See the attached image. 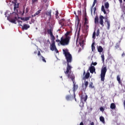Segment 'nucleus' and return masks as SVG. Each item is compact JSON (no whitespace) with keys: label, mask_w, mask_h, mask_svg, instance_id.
Listing matches in <instances>:
<instances>
[{"label":"nucleus","mask_w":125,"mask_h":125,"mask_svg":"<svg viewBox=\"0 0 125 125\" xmlns=\"http://www.w3.org/2000/svg\"><path fill=\"white\" fill-rule=\"evenodd\" d=\"M72 31H67L64 34L65 37H62L61 38V44L62 45H68L70 43V40H71V34Z\"/></svg>","instance_id":"obj_1"},{"label":"nucleus","mask_w":125,"mask_h":125,"mask_svg":"<svg viewBox=\"0 0 125 125\" xmlns=\"http://www.w3.org/2000/svg\"><path fill=\"white\" fill-rule=\"evenodd\" d=\"M64 74L68 79H70L72 81L73 83L75 82V75L72 72V66L66 67V70L64 71Z\"/></svg>","instance_id":"obj_2"},{"label":"nucleus","mask_w":125,"mask_h":125,"mask_svg":"<svg viewBox=\"0 0 125 125\" xmlns=\"http://www.w3.org/2000/svg\"><path fill=\"white\" fill-rule=\"evenodd\" d=\"M63 52L64 54L65 59L67 61V67H72L70 65V63L72 62V55L70 54L69 52H68V50H64L63 49Z\"/></svg>","instance_id":"obj_3"},{"label":"nucleus","mask_w":125,"mask_h":125,"mask_svg":"<svg viewBox=\"0 0 125 125\" xmlns=\"http://www.w3.org/2000/svg\"><path fill=\"white\" fill-rule=\"evenodd\" d=\"M94 22L96 25L99 23L102 27H104V17L100 15L99 18L98 16H96L94 19Z\"/></svg>","instance_id":"obj_4"},{"label":"nucleus","mask_w":125,"mask_h":125,"mask_svg":"<svg viewBox=\"0 0 125 125\" xmlns=\"http://www.w3.org/2000/svg\"><path fill=\"white\" fill-rule=\"evenodd\" d=\"M106 73H107V66H103L101 70V81L102 82L105 81Z\"/></svg>","instance_id":"obj_5"},{"label":"nucleus","mask_w":125,"mask_h":125,"mask_svg":"<svg viewBox=\"0 0 125 125\" xmlns=\"http://www.w3.org/2000/svg\"><path fill=\"white\" fill-rule=\"evenodd\" d=\"M51 46L50 47V49L52 50V51H55L56 53H58L59 52L58 51V50H57V48H56V46L55 45V40H51Z\"/></svg>","instance_id":"obj_6"},{"label":"nucleus","mask_w":125,"mask_h":125,"mask_svg":"<svg viewBox=\"0 0 125 125\" xmlns=\"http://www.w3.org/2000/svg\"><path fill=\"white\" fill-rule=\"evenodd\" d=\"M12 3L14 4V10L16 13L18 12V8H19V3H17V0H14L12 1Z\"/></svg>","instance_id":"obj_7"},{"label":"nucleus","mask_w":125,"mask_h":125,"mask_svg":"<svg viewBox=\"0 0 125 125\" xmlns=\"http://www.w3.org/2000/svg\"><path fill=\"white\" fill-rule=\"evenodd\" d=\"M47 34L50 35L51 40H55V37L53 35V33H52V28L47 29Z\"/></svg>","instance_id":"obj_8"},{"label":"nucleus","mask_w":125,"mask_h":125,"mask_svg":"<svg viewBox=\"0 0 125 125\" xmlns=\"http://www.w3.org/2000/svg\"><path fill=\"white\" fill-rule=\"evenodd\" d=\"M13 13L15 14V17H14V19H11V20H9V21L11 22V23H13L14 24H16V21H17V17L18 16V12H14Z\"/></svg>","instance_id":"obj_9"},{"label":"nucleus","mask_w":125,"mask_h":125,"mask_svg":"<svg viewBox=\"0 0 125 125\" xmlns=\"http://www.w3.org/2000/svg\"><path fill=\"white\" fill-rule=\"evenodd\" d=\"M87 100V95H82L81 97V101H83V102H86Z\"/></svg>","instance_id":"obj_10"},{"label":"nucleus","mask_w":125,"mask_h":125,"mask_svg":"<svg viewBox=\"0 0 125 125\" xmlns=\"http://www.w3.org/2000/svg\"><path fill=\"white\" fill-rule=\"evenodd\" d=\"M66 22V20L64 19H62L59 21L60 25H61V27H63L64 26L65 23Z\"/></svg>","instance_id":"obj_11"},{"label":"nucleus","mask_w":125,"mask_h":125,"mask_svg":"<svg viewBox=\"0 0 125 125\" xmlns=\"http://www.w3.org/2000/svg\"><path fill=\"white\" fill-rule=\"evenodd\" d=\"M73 88L74 93H75L76 92V91L78 90V88H79V85H78V84H75V81H74V83H73Z\"/></svg>","instance_id":"obj_12"},{"label":"nucleus","mask_w":125,"mask_h":125,"mask_svg":"<svg viewBox=\"0 0 125 125\" xmlns=\"http://www.w3.org/2000/svg\"><path fill=\"white\" fill-rule=\"evenodd\" d=\"M90 73L93 74L94 72L95 73V67L94 66H91L89 68Z\"/></svg>","instance_id":"obj_13"},{"label":"nucleus","mask_w":125,"mask_h":125,"mask_svg":"<svg viewBox=\"0 0 125 125\" xmlns=\"http://www.w3.org/2000/svg\"><path fill=\"white\" fill-rule=\"evenodd\" d=\"M117 80L118 82V83H119V84H121V85L123 84V83H122V81H121V77L120 75H117Z\"/></svg>","instance_id":"obj_14"},{"label":"nucleus","mask_w":125,"mask_h":125,"mask_svg":"<svg viewBox=\"0 0 125 125\" xmlns=\"http://www.w3.org/2000/svg\"><path fill=\"white\" fill-rule=\"evenodd\" d=\"M90 76V73L89 72L86 73V74L85 75L84 77L83 78V80H84L85 81V80H87V79L89 78Z\"/></svg>","instance_id":"obj_15"},{"label":"nucleus","mask_w":125,"mask_h":125,"mask_svg":"<svg viewBox=\"0 0 125 125\" xmlns=\"http://www.w3.org/2000/svg\"><path fill=\"white\" fill-rule=\"evenodd\" d=\"M46 15L49 17V20H50V19H51V10H50L49 12H46Z\"/></svg>","instance_id":"obj_16"},{"label":"nucleus","mask_w":125,"mask_h":125,"mask_svg":"<svg viewBox=\"0 0 125 125\" xmlns=\"http://www.w3.org/2000/svg\"><path fill=\"white\" fill-rule=\"evenodd\" d=\"M30 28V26L28 24H24L22 27V30H28Z\"/></svg>","instance_id":"obj_17"},{"label":"nucleus","mask_w":125,"mask_h":125,"mask_svg":"<svg viewBox=\"0 0 125 125\" xmlns=\"http://www.w3.org/2000/svg\"><path fill=\"white\" fill-rule=\"evenodd\" d=\"M98 51V52H100V53H101V52H103V48L101 46H99L97 47Z\"/></svg>","instance_id":"obj_18"},{"label":"nucleus","mask_w":125,"mask_h":125,"mask_svg":"<svg viewBox=\"0 0 125 125\" xmlns=\"http://www.w3.org/2000/svg\"><path fill=\"white\" fill-rule=\"evenodd\" d=\"M94 85H93V83L90 82L89 83V88H91L92 89L94 88Z\"/></svg>","instance_id":"obj_19"},{"label":"nucleus","mask_w":125,"mask_h":125,"mask_svg":"<svg viewBox=\"0 0 125 125\" xmlns=\"http://www.w3.org/2000/svg\"><path fill=\"white\" fill-rule=\"evenodd\" d=\"M100 122H102L103 124H105V118H104V117L101 116L100 117Z\"/></svg>","instance_id":"obj_20"},{"label":"nucleus","mask_w":125,"mask_h":125,"mask_svg":"<svg viewBox=\"0 0 125 125\" xmlns=\"http://www.w3.org/2000/svg\"><path fill=\"white\" fill-rule=\"evenodd\" d=\"M110 108L112 110L114 109H116V104L114 103H111L110 104Z\"/></svg>","instance_id":"obj_21"},{"label":"nucleus","mask_w":125,"mask_h":125,"mask_svg":"<svg viewBox=\"0 0 125 125\" xmlns=\"http://www.w3.org/2000/svg\"><path fill=\"white\" fill-rule=\"evenodd\" d=\"M106 24L107 25V30H109L110 29V21H108V19L106 20Z\"/></svg>","instance_id":"obj_22"},{"label":"nucleus","mask_w":125,"mask_h":125,"mask_svg":"<svg viewBox=\"0 0 125 125\" xmlns=\"http://www.w3.org/2000/svg\"><path fill=\"white\" fill-rule=\"evenodd\" d=\"M21 20L23 21H28V20H30V17L22 18Z\"/></svg>","instance_id":"obj_23"},{"label":"nucleus","mask_w":125,"mask_h":125,"mask_svg":"<svg viewBox=\"0 0 125 125\" xmlns=\"http://www.w3.org/2000/svg\"><path fill=\"white\" fill-rule=\"evenodd\" d=\"M109 2H106L104 3V7L105 8V9H108V8H109Z\"/></svg>","instance_id":"obj_24"},{"label":"nucleus","mask_w":125,"mask_h":125,"mask_svg":"<svg viewBox=\"0 0 125 125\" xmlns=\"http://www.w3.org/2000/svg\"><path fill=\"white\" fill-rule=\"evenodd\" d=\"M102 11H103L104 14H107L106 11L105 10V7L103 5L102 6Z\"/></svg>","instance_id":"obj_25"},{"label":"nucleus","mask_w":125,"mask_h":125,"mask_svg":"<svg viewBox=\"0 0 125 125\" xmlns=\"http://www.w3.org/2000/svg\"><path fill=\"white\" fill-rule=\"evenodd\" d=\"M65 98L67 101H69L72 98V96L71 95H68L66 96Z\"/></svg>","instance_id":"obj_26"},{"label":"nucleus","mask_w":125,"mask_h":125,"mask_svg":"<svg viewBox=\"0 0 125 125\" xmlns=\"http://www.w3.org/2000/svg\"><path fill=\"white\" fill-rule=\"evenodd\" d=\"M84 84L85 85V88H87V86H88V82L86 81H84Z\"/></svg>","instance_id":"obj_27"},{"label":"nucleus","mask_w":125,"mask_h":125,"mask_svg":"<svg viewBox=\"0 0 125 125\" xmlns=\"http://www.w3.org/2000/svg\"><path fill=\"white\" fill-rule=\"evenodd\" d=\"M59 14V13L58 12V10H57L56 11V14H55V16H56V19L59 18V16H58Z\"/></svg>","instance_id":"obj_28"},{"label":"nucleus","mask_w":125,"mask_h":125,"mask_svg":"<svg viewBox=\"0 0 125 125\" xmlns=\"http://www.w3.org/2000/svg\"><path fill=\"white\" fill-rule=\"evenodd\" d=\"M32 4H36V3H38L39 2V0H31Z\"/></svg>","instance_id":"obj_29"},{"label":"nucleus","mask_w":125,"mask_h":125,"mask_svg":"<svg viewBox=\"0 0 125 125\" xmlns=\"http://www.w3.org/2000/svg\"><path fill=\"white\" fill-rule=\"evenodd\" d=\"M94 42H93L91 45L92 51H93L95 49V46H94Z\"/></svg>","instance_id":"obj_30"},{"label":"nucleus","mask_w":125,"mask_h":125,"mask_svg":"<svg viewBox=\"0 0 125 125\" xmlns=\"http://www.w3.org/2000/svg\"><path fill=\"white\" fill-rule=\"evenodd\" d=\"M80 107H84V103L83 101H81L80 104Z\"/></svg>","instance_id":"obj_31"},{"label":"nucleus","mask_w":125,"mask_h":125,"mask_svg":"<svg viewBox=\"0 0 125 125\" xmlns=\"http://www.w3.org/2000/svg\"><path fill=\"white\" fill-rule=\"evenodd\" d=\"M96 32H95V31H94L93 33V35H92V38L93 39V40H95V39L96 38Z\"/></svg>","instance_id":"obj_32"},{"label":"nucleus","mask_w":125,"mask_h":125,"mask_svg":"<svg viewBox=\"0 0 125 125\" xmlns=\"http://www.w3.org/2000/svg\"><path fill=\"white\" fill-rule=\"evenodd\" d=\"M120 47V44L119 43H117L116 45L115 46V49H118Z\"/></svg>","instance_id":"obj_33"},{"label":"nucleus","mask_w":125,"mask_h":125,"mask_svg":"<svg viewBox=\"0 0 125 125\" xmlns=\"http://www.w3.org/2000/svg\"><path fill=\"white\" fill-rule=\"evenodd\" d=\"M101 58L102 61L103 62V63H104V61H105V57H104V55L101 56Z\"/></svg>","instance_id":"obj_34"},{"label":"nucleus","mask_w":125,"mask_h":125,"mask_svg":"<svg viewBox=\"0 0 125 125\" xmlns=\"http://www.w3.org/2000/svg\"><path fill=\"white\" fill-rule=\"evenodd\" d=\"M100 34V30H99V29H98L97 31L96 36L98 37Z\"/></svg>","instance_id":"obj_35"},{"label":"nucleus","mask_w":125,"mask_h":125,"mask_svg":"<svg viewBox=\"0 0 125 125\" xmlns=\"http://www.w3.org/2000/svg\"><path fill=\"white\" fill-rule=\"evenodd\" d=\"M100 111H101V112H104V111L105 110V108H103V107L101 106L100 108Z\"/></svg>","instance_id":"obj_36"},{"label":"nucleus","mask_w":125,"mask_h":125,"mask_svg":"<svg viewBox=\"0 0 125 125\" xmlns=\"http://www.w3.org/2000/svg\"><path fill=\"white\" fill-rule=\"evenodd\" d=\"M41 57L42 58V60L43 62L46 63V61L45 60V59H44V57H43L42 56H41Z\"/></svg>","instance_id":"obj_37"},{"label":"nucleus","mask_w":125,"mask_h":125,"mask_svg":"<svg viewBox=\"0 0 125 125\" xmlns=\"http://www.w3.org/2000/svg\"><path fill=\"white\" fill-rule=\"evenodd\" d=\"M84 24H86V22H87V18H86V16L85 14V18H84Z\"/></svg>","instance_id":"obj_38"},{"label":"nucleus","mask_w":125,"mask_h":125,"mask_svg":"<svg viewBox=\"0 0 125 125\" xmlns=\"http://www.w3.org/2000/svg\"><path fill=\"white\" fill-rule=\"evenodd\" d=\"M41 11H42V10H39L37 12H36V15H39L40 13H41Z\"/></svg>","instance_id":"obj_39"},{"label":"nucleus","mask_w":125,"mask_h":125,"mask_svg":"<svg viewBox=\"0 0 125 125\" xmlns=\"http://www.w3.org/2000/svg\"><path fill=\"white\" fill-rule=\"evenodd\" d=\"M91 65H94V66H96L97 65V62H92Z\"/></svg>","instance_id":"obj_40"},{"label":"nucleus","mask_w":125,"mask_h":125,"mask_svg":"<svg viewBox=\"0 0 125 125\" xmlns=\"http://www.w3.org/2000/svg\"><path fill=\"white\" fill-rule=\"evenodd\" d=\"M28 12H29V8L26 7L25 13H28Z\"/></svg>","instance_id":"obj_41"},{"label":"nucleus","mask_w":125,"mask_h":125,"mask_svg":"<svg viewBox=\"0 0 125 125\" xmlns=\"http://www.w3.org/2000/svg\"><path fill=\"white\" fill-rule=\"evenodd\" d=\"M78 14L79 15H81L82 14V12H81V11H78Z\"/></svg>","instance_id":"obj_42"},{"label":"nucleus","mask_w":125,"mask_h":125,"mask_svg":"<svg viewBox=\"0 0 125 125\" xmlns=\"http://www.w3.org/2000/svg\"><path fill=\"white\" fill-rule=\"evenodd\" d=\"M19 22V26H22V24H21V23H22V21H18Z\"/></svg>","instance_id":"obj_43"},{"label":"nucleus","mask_w":125,"mask_h":125,"mask_svg":"<svg viewBox=\"0 0 125 125\" xmlns=\"http://www.w3.org/2000/svg\"><path fill=\"white\" fill-rule=\"evenodd\" d=\"M95 3H96V2H93L92 7H94V6L95 5Z\"/></svg>","instance_id":"obj_44"},{"label":"nucleus","mask_w":125,"mask_h":125,"mask_svg":"<svg viewBox=\"0 0 125 125\" xmlns=\"http://www.w3.org/2000/svg\"><path fill=\"white\" fill-rule=\"evenodd\" d=\"M31 22H32V23H34V22H35V20H34V19H31Z\"/></svg>","instance_id":"obj_45"},{"label":"nucleus","mask_w":125,"mask_h":125,"mask_svg":"<svg viewBox=\"0 0 125 125\" xmlns=\"http://www.w3.org/2000/svg\"><path fill=\"white\" fill-rule=\"evenodd\" d=\"M56 41L57 42H60V43H61V41H60V40H57Z\"/></svg>","instance_id":"obj_46"},{"label":"nucleus","mask_w":125,"mask_h":125,"mask_svg":"<svg viewBox=\"0 0 125 125\" xmlns=\"http://www.w3.org/2000/svg\"><path fill=\"white\" fill-rule=\"evenodd\" d=\"M120 3H123V0H119Z\"/></svg>","instance_id":"obj_47"},{"label":"nucleus","mask_w":125,"mask_h":125,"mask_svg":"<svg viewBox=\"0 0 125 125\" xmlns=\"http://www.w3.org/2000/svg\"><path fill=\"white\" fill-rule=\"evenodd\" d=\"M125 56V52H123L122 54V57H123V56Z\"/></svg>","instance_id":"obj_48"},{"label":"nucleus","mask_w":125,"mask_h":125,"mask_svg":"<svg viewBox=\"0 0 125 125\" xmlns=\"http://www.w3.org/2000/svg\"><path fill=\"white\" fill-rule=\"evenodd\" d=\"M43 2H44L45 3H46V2H47V0H43Z\"/></svg>","instance_id":"obj_49"},{"label":"nucleus","mask_w":125,"mask_h":125,"mask_svg":"<svg viewBox=\"0 0 125 125\" xmlns=\"http://www.w3.org/2000/svg\"><path fill=\"white\" fill-rule=\"evenodd\" d=\"M38 56H40L41 55V52L39 51L38 53Z\"/></svg>","instance_id":"obj_50"},{"label":"nucleus","mask_w":125,"mask_h":125,"mask_svg":"<svg viewBox=\"0 0 125 125\" xmlns=\"http://www.w3.org/2000/svg\"><path fill=\"white\" fill-rule=\"evenodd\" d=\"M90 125H94V122H91L90 123Z\"/></svg>","instance_id":"obj_51"},{"label":"nucleus","mask_w":125,"mask_h":125,"mask_svg":"<svg viewBox=\"0 0 125 125\" xmlns=\"http://www.w3.org/2000/svg\"><path fill=\"white\" fill-rule=\"evenodd\" d=\"M80 125H83V122L80 123Z\"/></svg>","instance_id":"obj_52"},{"label":"nucleus","mask_w":125,"mask_h":125,"mask_svg":"<svg viewBox=\"0 0 125 125\" xmlns=\"http://www.w3.org/2000/svg\"><path fill=\"white\" fill-rule=\"evenodd\" d=\"M34 54H37V50L34 52Z\"/></svg>","instance_id":"obj_53"},{"label":"nucleus","mask_w":125,"mask_h":125,"mask_svg":"<svg viewBox=\"0 0 125 125\" xmlns=\"http://www.w3.org/2000/svg\"><path fill=\"white\" fill-rule=\"evenodd\" d=\"M74 14L76 15L77 17H78V16H77V13H76V12H74Z\"/></svg>","instance_id":"obj_54"},{"label":"nucleus","mask_w":125,"mask_h":125,"mask_svg":"<svg viewBox=\"0 0 125 125\" xmlns=\"http://www.w3.org/2000/svg\"><path fill=\"white\" fill-rule=\"evenodd\" d=\"M83 75H85V71H84L83 73Z\"/></svg>","instance_id":"obj_55"},{"label":"nucleus","mask_w":125,"mask_h":125,"mask_svg":"<svg viewBox=\"0 0 125 125\" xmlns=\"http://www.w3.org/2000/svg\"><path fill=\"white\" fill-rule=\"evenodd\" d=\"M94 12H95V10H96V7L94 8Z\"/></svg>","instance_id":"obj_56"},{"label":"nucleus","mask_w":125,"mask_h":125,"mask_svg":"<svg viewBox=\"0 0 125 125\" xmlns=\"http://www.w3.org/2000/svg\"><path fill=\"white\" fill-rule=\"evenodd\" d=\"M94 2H97V0H94Z\"/></svg>","instance_id":"obj_57"},{"label":"nucleus","mask_w":125,"mask_h":125,"mask_svg":"<svg viewBox=\"0 0 125 125\" xmlns=\"http://www.w3.org/2000/svg\"><path fill=\"white\" fill-rule=\"evenodd\" d=\"M86 29H88V25H86Z\"/></svg>","instance_id":"obj_58"},{"label":"nucleus","mask_w":125,"mask_h":125,"mask_svg":"<svg viewBox=\"0 0 125 125\" xmlns=\"http://www.w3.org/2000/svg\"><path fill=\"white\" fill-rule=\"evenodd\" d=\"M33 16H34V17H36L37 16V15H36V13H35L34 15H33Z\"/></svg>","instance_id":"obj_59"},{"label":"nucleus","mask_w":125,"mask_h":125,"mask_svg":"<svg viewBox=\"0 0 125 125\" xmlns=\"http://www.w3.org/2000/svg\"><path fill=\"white\" fill-rule=\"evenodd\" d=\"M79 36H80V32H78V33L77 34V37H79Z\"/></svg>","instance_id":"obj_60"},{"label":"nucleus","mask_w":125,"mask_h":125,"mask_svg":"<svg viewBox=\"0 0 125 125\" xmlns=\"http://www.w3.org/2000/svg\"><path fill=\"white\" fill-rule=\"evenodd\" d=\"M74 98H75V101H77V99H76L75 95H74Z\"/></svg>","instance_id":"obj_61"},{"label":"nucleus","mask_w":125,"mask_h":125,"mask_svg":"<svg viewBox=\"0 0 125 125\" xmlns=\"http://www.w3.org/2000/svg\"><path fill=\"white\" fill-rule=\"evenodd\" d=\"M80 51H81V49H80L78 51L79 52H80Z\"/></svg>","instance_id":"obj_62"},{"label":"nucleus","mask_w":125,"mask_h":125,"mask_svg":"<svg viewBox=\"0 0 125 125\" xmlns=\"http://www.w3.org/2000/svg\"><path fill=\"white\" fill-rule=\"evenodd\" d=\"M32 17H34V15H32Z\"/></svg>","instance_id":"obj_63"},{"label":"nucleus","mask_w":125,"mask_h":125,"mask_svg":"<svg viewBox=\"0 0 125 125\" xmlns=\"http://www.w3.org/2000/svg\"><path fill=\"white\" fill-rule=\"evenodd\" d=\"M124 0V1H125V0Z\"/></svg>","instance_id":"obj_64"}]
</instances>
